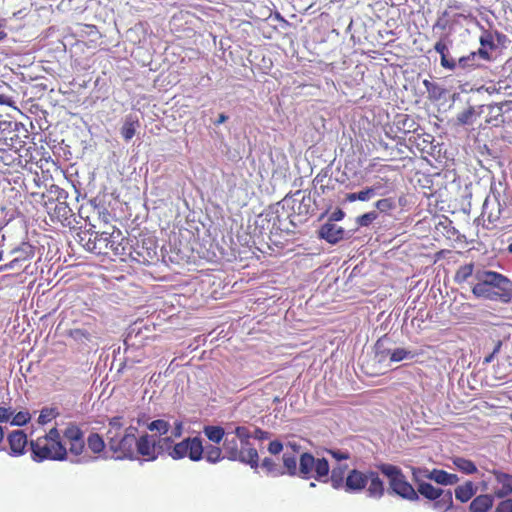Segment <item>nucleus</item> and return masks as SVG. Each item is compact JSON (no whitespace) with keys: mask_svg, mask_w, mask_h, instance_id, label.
I'll use <instances>...</instances> for the list:
<instances>
[{"mask_svg":"<svg viewBox=\"0 0 512 512\" xmlns=\"http://www.w3.org/2000/svg\"><path fill=\"white\" fill-rule=\"evenodd\" d=\"M70 336L76 341H84L89 339V333L84 329H73Z\"/></svg>","mask_w":512,"mask_h":512,"instance_id":"48","label":"nucleus"},{"mask_svg":"<svg viewBox=\"0 0 512 512\" xmlns=\"http://www.w3.org/2000/svg\"><path fill=\"white\" fill-rule=\"evenodd\" d=\"M480 44L482 47L489 48L490 50L495 48L493 36L487 31L480 36Z\"/></svg>","mask_w":512,"mask_h":512,"instance_id":"47","label":"nucleus"},{"mask_svg":"<svg viewBox=\"0 0 512 512\" xmlns=\"http://www.w3.org/2000/svg\"><path fill=\"white\" fill-rule=\"evenodd\" d=\"M481 477L483 478L482 481L480 482L481 490L482 491L489 490L490 486L492 487V481L489 479H485L484 474H482Z\"/></svg>","mask_w":512,"mask_h":512,"instance_id":"58","label":"nucleus"},{"mask_svg":"<svg viewBox=\"0 0 512 512\" xmlns=\"http://www.w3.org/2000/svg\"><path fill=\"white\" fill-rule=\"evenodd\" d=\"M85 440L74 441L66 445V461L69 460L73 464H86L96 459L88 455L85 451Z\"/></svg>","mask_w":512,"mask_h":512,"instance_id":"12","label":"nucleus"},{"mask_svg":"<svg viewBox=\"0 0 512 512\" xmlns=\"http://www.w3.org/2000/svg\"><path fill=\"white\" fill-rule=\"evenodd\" d=\"M282 459H283L282 469L285 471V474H288L290 476H297V472H298L297 463L299 462V460H297L296 455L291 454L288 451H285Z\"/></svg>","mask_w":512,"mask_h":512,"instance_id":"27","label":"nucleus"},{"mask_svg":"<svg viewBox=\"0 0 512 512\" xmlns=\"http://www.w3.org/2000/svg\"><path fill=\"white\" fill-rule=\"evenodd\" d=\"M147 429L152 434H157V438L169 437V431L171 429V423L165 419H157L151 421L147 425Z\"/></svg>","mask_w":512,"mask_h":512,"instance_id":"22","label":"nucleus"},{"mask_svg":"<svg viewBox=\"0 0 512 512\" xmlns=\"http://www.w3.org/2000/svg\"><path fill=\"white\" fill-rule=\"evenodd\" d=\"M501 346H502V341L498 340L495 345H494V348L492 350V354L495 356L496 354H498L500 352V349H501Z\"/></svg>","mask_w":512,"mask_h":512,"instance_id":"63","label":"nucleus"},{"mask_svg":"<svg viewBox=\"0 0 512 512\" xmlns=\"http://www.w3.org/2000/svg\"><path fill=\"white\" fill-rule=\"evenodd\" d=\"M494 502V496L491 494H482L475 497L470 503L471 512H487Z\"/></svg>","mask_w":512,"mask_h":512,"instance_id":"17","label":"nucleus"},{"mask_svg":"<svg viewBox=\"0 0 512 512\" xmlns=\"http://www.w3.org/2000/svg\"><path fill=\"white\" fill-rule=\"evenodd\" d=\"M205 436L213 443H220L226 436V431L220 426L207 425L203 429Z\"/></svg>","mask_w":512,"mask_h":512,"instance_id":"28","label":"nucleus"},{"mask_svg":"<svg viewBox=\"0 0 512 512\" xmlns=\"http://www.w3.org/2000/svg\"><path fill=\"white\" fill-rule=\"evenodd\" d=\"M270 435L271 434L269 432L264 431L260 428H255L253 431V438L261 440V441L269 439Z\"/></svg>","mask_w":512,"mask_h":512,"instance_id":"56","label":"nucleus"},{"mask_svg":"<svg viewBox=\"0 0 512 512\" xmlns=\"http://www.w3.org/2000/svg\"><path fill=\"white\" fill-rule=\"evenodd\" d=\"M286 447L290 448L294 455L300 453L301 450V446L296 442H288Z\"/></svg>","mask_w":512,"mask_h":512,"instance_id":"59","label":"nucleus"},{"mask_svg":"<svg viewBox=\"0 0 512 512\" xmlns=\"http://www.w3.org/2000/svg\"><path fill=\"white\" fill-rule=\"evenodd\" d=\"M477 490L478 487L468 480L455 488V498L461 503H466L477 493Z\"/></svg>","mask_w":512,"mask_h":512,"instance_id":"16","label":"nucleus"},{"mask_svg":"<svg viewBox=\"0 0 512 512\" xmlns=\"http://www.w3.org/2000/svg\"><path fill=\"white\" fill-rule=\"evenodd\" d=\"M369 188L373 190L374 196H385L393 190L392 183H390L389 179L384 178L375 181Z\"/></svg>","mask_w":512,"mask_h":512,"instance_id":"32","label":"nucleus"},{"mask_svg":"<svg viewBox=\"0 0 512 512\" xmlns=\"http://www.w3.org/2000/svg\"><path fill=\"white\" fill-rule=\"evenodd\" d=\"M11 254L15 255V259L21 264L31 260L34 257V247L28 243H22L19 247L13 249Z\"/></svg>","mask_w":512,"mask_h":512,"instance_id":"23","label":"nucleus"},{"mask_svg":"<svg viewBox=\"0 0 512 512\" xmlns=\"http://www.w3.org/2000/svg\"><path fill=\"white\" fill-rule=\"evenodd\" d=\"M359 201H369L374 196L373 190H371L369 187H366L365 189L358 192Z\"/></svg>","mask_w":512,"mask_h":512,"instance_id":"54","label":"nucleus"},{"mask_svg":"<svg viewBox=\"0 0 512 512\" xmlns=\"http://www.w3.org/2000/svg\"><path fill=\"white\" fill-rule=\"evenodd\" d=\"M184 430V423L181 420H175L173 424H171L170 435L169 437H173V441L182 436Z\"/></svg>","mask_w":512,"mask_h":512,"instance_id":"45","label":"nucleus"},{"mask_svg":"<svg viewBox=\"0 0 512 512\" xmlns=\"http://www.w3.org/2000/svg\"><path fill=\"white\" fill-rule=\"evenodd\" d=\"M61 438L64 439L63 443L65 445L74 443V441H82L85 440L84 438V432L81 430V428L74 424L69 423L66 428L63 431V434L61 435Z\"/></svg>","mask_w":512,"mask_h":512,"instance_id":"19","label":"nucleus"},{"mask_svg":"<svg viewBox=\"0 0 512 512\" xmlns=\"http://www.w3.org/2000/svg\"><path fill=\"white\" fill-rule=\"evenodd\" d=\"M10 86L6 83L0 84V105L13 106V99L7 95L6 91L10 90Z\"/></svg>","mask_w":512,"mask_h":512,"instance_id":"41","label":"nucleus"},{"mask_svg":"<svg viewBox=\"0 0 512 512\" xmlns=\"http://www.w3.org/2000/svg\"><path fill=\"white\" fill-rule=\"evenodd\" d=\"M239 440L233 435L231 431H227L223 441L224 457L230 461H239L249 465L252 469H257L259 466V455L256 449H249L246 452H240Z\"/></svg>","mask_w":512,"mask_h":512,"instance_id":"10","label":"nucleus"},{"mask_svg":"<svg viewBox=\"0 0 512 512\" xmlns=\"http://www.w3.org/2000/svg\"><path fill=\"white\" fill-rule=\"evenodd\" d=\"M138 429L135 426H128L124 428L122 433H106V440L108 448L115 454V460H136L137 453H135L136 436Z\"/></svg>","mask_w":512,"mask_h":512,"instance_id":"4","label":"nucleus"},{"mask_svg":"<svg viewBox=\"0 0 512 512\" xmlns=\"http://www.w3.org/2000/svg\"><path fill=\"white\" fill-rule=\"evenodd\" d=\"M381 359L385 357V355H390V361L391 362H400L405 359H412L414 357V353L410 350L404 349V348H397L390 352L387 351H381Z\"/></svg>","mask_w":512,"mask_h":512,"instance_id":"30","label":"nucleus"},{"mask_svg":"<svg viewBox=\"0 0 512 512\" xmlns=\"http://www.w3.org/2000/svg\"><path fill=\"white\" fill-rule=\"evenodd\" d=\"M508 215L506 202L501 200L500 191L495 184L491 185L490 193L487 195L482 207V219L487 229H494Z\"/></svg>","mask_w":512,"mask_h":512,"instance_id":"6","label":"nucleus"},{"mask_svg":"<svg viewBox=\"0 0 512 512\" xmlns=\"http://www.w3.org/2000/svg\"><path fill=\"white\" fill-rule=\"evenodd\" d=\"M7 441L10 448L9 454L11 456L18 457L25 454L26 447L28 445V439L23 430L12 431L8 435Z\"/></svg>","mask_w":512,"mask_h":512,"instance_id":"14","label":"nucleus"},{"mask_svg":"<svg viewBox=\"0 0 512 512\" xmlns=\"http://www.w3.org/2000/svg\"><path fill=\"white\" fill-rule=\"evenodd\" d=\"M228 116L224 113H221L218 118L213 122L214 125L218 126L220 124H223L224 122H226L228 120Z\"/></svg>","mask_w":512,"mask_h":512,"instance_id":"60","label":"nucleus"},{"mask_svg":"<svg viewBox=\"0 0 512 512\" xmlns=\"http://www.w3.org/2000/svg\"><path fill=\"white\" fill-rule=\"evenodd\" d=\"M327 453L337 461L347 460L350 458V453L346 450L328 449Z\"/></svg>","mask_w":512,"mask_h":512,"instance_id":"46","label":"nucleus"},{"mask_svg":"<svg viewBox=\"0 0 512 512\" xmlns=\"http://www.w3.org/2000/svg\"><path fill=\"white\" fill-rule=\"evenodd\" d=\"M440 64L443 68L447 70L455 71L458 66V60L456 61L453 57H450L448 51L447 54L441 57Z\"/></svg>","mask_w":512,"mask_h":512,"instance_id":"44","label":"nucleus"},{"mask_svg":"<svg viewBox=\"0 0 512 512\" xmlns=\"http://www.w3.org/2000/svg\"><path fill=\"white\" fill-rule=\"evenodd\" d=\"M15 410L11 407H0V422H7L14 415Z\"/></svg>","mask_w":512,"mask_h":512,"instance_id":"51","label":"nucleus"},{"mask_svg":"<svg viewBox=\"0 0 512 512\" xmlns=\"http://www.w3.org/2000/svg\"><path fill=\"white\" fill-rule=\"evenodd\" d=\"M204 445L199 437H187L180 442L173 441V437H168L166 454L173 460L189 458L193 462L203 459Z\"/></svg>","mask_w":512,"mask_h":512,"instance_id":"7","label":"nucleus"},{"mask_svg":"<svg viewBox=\"0 0 512 512\" xmlns=\"http://www.w3.org/2000/svg\"><path fill=\"white\" fill-rule=\"evenodd\" d=\"M31 420V414L28 411H19L18 413H14L13 418L11 420V425L14 426H24Z\"/></svg>","mask_w":512,"mask_h":512,"instance_id":"38","label":"nucleus"},{"mask_svg":"<svg viewBox=\"0 0 512 512\" xmlns=\"http://www.w3.org/2000/svg\"><path fill=\"white\" fill-rule=\"evenodd\" d=\"M454 467L465 475H472L478 472L476 464L470 459L461 456H454L451 458Z\"/></svg>","mask_w":512,"mask_h":512,"instance_id":"20","label":"nucleus"},{"mask_svg":"<svg viewBox=\"0 0 512 512\" xmlns=\"http://www.w3.org/2000/svg\"><path fill=\"white\" fill-rule=\"evenodd\" d=\"M432 480V470L426 467H412V480L416 486L425 483V480Z\"/></svg>","mask_w":512,"mask_h":512,"instance_id":"33","label":"nucleus"},{"mask_svg":"<svg viewBox=\"0 0 512 512\" xmlns=\"http://www.w3.org/2000/svg\"><path fill=\"white\" fill-rule=\"evenodd\" d=\"M222 451L223 449H221L220 447L209 444L207 446H204L203 458H205L206 461L211 464H216L225 458L222 455Z\"/></svg>","mask_w":512,"mask_h":512,"instance_id":"29","label":"nucleus"},{"mask_svg":"<svg viewBox=\"0 0 512 512\" xmlns=\"http://www.w3.org/2000/svg\"><path fill=\"white\" fill-rule=\"evenodd\" d=\"M472 293L477 298L507 303L512 296V281L495 271L476 269Z\"/></svg>","mask_w":512,"mask_h":512,"instance_id":"1","label":"nucleus"},{"mask_svg":"<svg viewBox=\"0 0 512 512\" xmlns=\"http://www.w3.org/2000/svg\"><path fill=\"white\" fill-rule=\"evenodd\" d=\"M88 449L94 454H100L104 451L106 443L98 433H91L85 440Z\"/></svg>","mask_w":512,"mask_h":512,"instance_id":"26","label":"nucleus"},{"mask_svg":"<svg viewBox=\"0 0 512 512\" xmlns=\"http://www.w3.org/2000/svg\"><path fill=\"white\" fill-rule=\"evenodd\" d=\"M475 271L476 270H474L473 264L463 265L457 270L456 275H455V281L457 283H463V282H467L468 279L471 277L474 279Z\"/></svg>","mask_w":512,"mask_h":512,"instance_id":"36","label":"nucleus"},{"mask_svg":"<svg viewBox=\"0 0 512 512\" xmlns=\"http://www.w3.org/2000/svg\"><path fill=\"white\" fill-rule=\"evenodd\" d=\"M358 192H354V193H348L346 195V201L348 202H354V201H357L359 200V197H358Z\"/></svg>","mask_w":512,"mask_h":512,"instance_id":"61","label":"nucleus"},{"mask_svg":"<svg viewBox=\"0 0 512 512\" xmlns=\"http://www.w3.org/2000/svg\"><path fill=\"white\" fill-rule=\"evenodd\" d=\"M347 469V465H339L332 469L330 482L334 489L344 488L345 485V471Z\"/></svg>","mask_w":512,"mask_h":512,"instance_id":"24","label":"nucleus"},{"mask_svg":"<svg viewBox=\"0 0 512 512\" xmlns=\"http://www.w3.org/2000/svg\"><path fill=\"white\" fill-rule=\"evenodd\" d=\"M434 50L440 54V56L442 57L443 55L447 54L448 52V46L447 44L445 43V41L443 39H440L439 41H437L434 45Z\"/></svg>","mask_w":512,"mask_h":512,"instance_id":"53","label":"nucleus"},{"mask_svg":"<svg viewBox=\"0 0 512 512\" xmlns=\"http://www.w3.org/2000/svg\"><path fill=\"white\" fill-rule=\"evenodd\" d=\"M472 53H475L476 59L480 62L491 60V56L489 54L488 48L481 46V48H479L477 51H473Z\"/></svg>","mask_w":512,"mask_h":512,"instance_id":"49","label":"nucleus"},{"mask_svg":"<svg viewBox=\"0 0 512 512\" xmlns=\"http://www.w3.org/2000/svg\"><path fill=\"white\" fill-rule=\"evenodd\" d=\"M20 266L21 264L18 262V260L13 258L9 263L0 266V273L7 270L18 269Z\"/></svg>","mask_w":512,"mask_h":512,"instance_id":"55","label":"nucleus"},{"mask_svg":"<svg viewBox=\"0 0 512 512\" xmlns=\"http://www.w3.org/2000/svg\"><path fill=\"white\" fill-rule=\"evenodd\" d=\"M375 207L379 212L386 213L395 208V202L392 198H383L375 203Z\"/></svg>","mask_w":512,"mask_h":512,"instance_id":"39","label":"nucleus"},{"mask_svg":"<svg viewBox=\"0 0 512 512\" xmlns=\"http://www.w3.org/2000/svg\"><path fill=\"white\" fill-rule=\"evenodd\" d=\"M377 467L379 471L387 477L389 487L394 494L409 501L419 500L416 489L406 480V477L398 466L382 463Z\"/></svg>","mask_w":512,"mask_h":512,"instance_id":"5","label":"nucleus"},{"mask_svg":"<svg viewBox=\"0 0 512 512\" xmlns=\"http://www.w3.org/2000/svg\"><path fill=\"white\" fill-rule=\"evenodd\" d=\"M231 432L239 440L240 444H245L246 440L253 438V432L246 426H235Z\"/></svg>","mask_w":512,"mask_h":512,"instance_id":"37","label":"nucleus"},{"mask_svg":"<svg viewBox=\"0 0 512 512\" xmlns=\"http://www.w3.org/2000/svg\"><path fill=\"white\" fill-rule=\"evenodd\" d=\"M329 463L325 458H315L312 454H300L297 476L303 479L314 477L318 481H328Z\"/></svg>","mask_w":512,"mask_h":512,"instance_id":"9","label":"nucleus"},{"mask_svg":"<svg viewBox=\"0 0 512 512\" xmlns=\"http://www.w3.org/2000/svg\"><path fill=\"white\" fill-rule=\"evenodd\" d=\"M139 127L140 123L136 114L126 115L120 131L125 141L131 140Z\"/></svg>","mask_w":512,"mask_h":512,"instance_id":"15","label":"nucleus"},{"mask_svg":"<svg viewBox=\"0 0 512 512\" xmlns=\"http://www.w3.org/2000/svg\"><path fill=\"white\" fill-rule=\"evenodd\" d=\"M481 65V62L476 59L475 53L470 52L468 55L462 56L458 59L457 68L464 71H469L478 68Z\"/></svg>","mask_w":512,"mask_h":512,"instance_id":"31","label":"nucleus"},{"mask_svg":"<svg viewBox=\"0 0 512 512\" xmlns=\"http://www.w3.org/2000/svg\"><path fill=\"white\" fill-rule=\"evenodd\" d=\"M475 111L472 106H470L468 109L460 112L457 115V121L461 125H467L471 123L472 117L474 115Z\"/></svg>","mask_w":512,"mask_h":512,"instance_id":"42","label":"nucleus"},{"mask_svg":"<svg viewBox=\"0 0 512 512\" xmlns=\"http://www.w3.org/2000/svg\"><path fill=\"white\" fill-rule=\"evenodd\" d=\"M344 216L345 213L341 209H336L331 213L328 222L334 223L335 221H340L344 218Z\"/></svg>","mask_w":512,"mask_h":512,"instance_id":"57","label":"nucleus"},{"mask_svg":"<svg viewBox=\"0 0 512 512\" xmlns=\"http://www.w3.org/2000/svg\"><path fill=\"white\" fill-rule=\"evenodd\" d=\"M249 449H254L253 447L250 446V440H246L245 444H240V452H246Z\"/></svg>","mask_w":512,"mask_h":512,"instance_id":"62","label":"nucleus"},{"mask_svg":"<svg viewBox=\"0 0 512 512\" xmlns=\"http://www.w3.org/2000/svg\"><path fill=\"white\" fill-rule=\"evenodd\" d=\"M481 468L493 475L492 491L494 497L503 499L512 494L511 474L496 469L491 470L486 466H481Z\"/></svg>","mask_w":512,"mask_h":512,"instance_id":"11","label":"nucleus"},{"mask_svg":"<svg viewBox=\"0 0 512 512\" xmlns=\"http://www.w3.org/2000/svg\"><path fill=\"white\" fill-rule=\"evenodd\" d=\"M441 488H436L432 484L425 482L420 483L417 486V493L418 495H422L423 497L427 498L428 500H436L441 494H442Z\"/></svg>","mask_w":512,"mask_h":512,"instance_id":"25","label":"nucleus"},{"mask_svg":"<svg viewBox=\"0 0 512 512\" xmlns=\"http://www.w3.org/2000/svg\"><path fill=\"white\" fill-rule=\"evenodd\" d=\"M365 489L367 496L370 498L378 500L384 496V482L380 478L379 473L371 469L366 471L352 469L348 471L344 490L347 493H359Z\"/></svg>","mask_w":512,"mask_h":512,"instance_id":"3","label":"nucleus"},{"mask_svg":"<svg viewBox=\"0 0 512 512\" xmlns=\"http://www.w3.org/2000/svg\"><path fill=\"white\" fill-rule=\"evenodd\" d=\"M494 512H512V499L501 501Z\"/></svg>","mask_w":512,"mask_h":512,"instance_id":"52","label":"nucleus"},{"mask_svg":"<svg viewBox=\"0 0 512 512\" xmlns=\"http://www.w3.org/2000/svg\"><path fill=\"white\" fill-rule=\"evenodd\" d=\"M261 466L262 468L266 469L269 475L273 477H278L285 474V471L282 469V467L269 457L263 459Z\"/></svg>","mask_w":512,"mask_h":512,"instance_id":"35","label":"nucleus"},{"mask_svg":"<svg viewBox=\"0 0 512 512\" xmlns=\"http://www.w3.org/2000/svg\"><path fill=\"white\" fill-rule=\"evenodd\" d=\"M59 414L60 413L56 407H43L40 411L37 422L40 425H46L53 419L57 418Z\"/></svg>","mask_w":512,"mask_h":512,"instance_id":"34","label":"nucleus"},{"mask_svg":"<svg viewBox=\"0 0 512 512\" xmlns=\"http://www.w3.org/2000/svg\"><path fill=\"white\" fill-rule=\"evenodd\" d=\"M378 217V213L376 211L367 212L359 217H357L356 222L361 227L369 226L374 220Z\"/></svg>","mask_w":512,"mask_h":512,"instance_id":"40","label":"nucleus"},{"mask_svg":"<svg viewBox=\"0 0 512 512\" xmlns=\"http://www.w3.org/2000/svg\"><path fill=\"white\" fill-rule=\"evenodd\" d=\"M282 450L283 444L278 440L271 441L268 445V451L272 455H278L282 452Z\"/></svg>","mask_w":512,"mask_h":512,"instance_id":"50","label":"nucleus"},{"mask_svg":"<svg viewBox=\"0 0 512 512\" xmlns=\"http://www.w3.org/2000/svg\"><path fill=\"white\" fill-rule=\"evenodd\" d=\"M124 430L123 424L121 422V417H113L109 420L108 430L106 433H122Z\"/></svg>","mask_w":512,"mask_h":512,"instance_id":"43","label":"nucleus"},{"mask_svg":"<svg viewBox=\"0 0 512 512\" xmlns=\"http://www.w3.org/2000/svg\"><path fill=\"white\" fill-rule=\"evenodd\" d=\"M29 445L31 458L35 462L66 461V445L56 427L51 428L45 435L31 440Z\"/></svg>","mask_w":512,"mask_h":512,"instance_id":"2","label":"nucleus"},{"mask_svg":"<svg viewBox=\"0 0 512 512\" xmlns=\"http://www.w3.org/2000/svg\"><path fill=\"white\" fill-rule=\"evenodd\" d=\"M432 508L438 512H446L453 507V497L450 490H442V494L433 500Z\"/></svg>","mask_w":512,"mask_h":512,"instance_id":"21","label":"nucleus"},{"mask_svg":"<svg viewBox=\"0 0 512 512\" xmlns=\"http://www.w3.org/2000/svg\"><path fill=\"white\" fill-rule=\"evenodd\" d=\"M349 233L350 232L345 231L341 226L332 222H326L319 230L320 238L330 244H336L340 240L350 237Z\"/></svg>","mask_w":512,"mask_h":512,"instance_id":"13","label":"nucleus"},{"mask_svg":"<svg viewBox=\"0 0 512 512\" xmlns=\"http://www.w3.org/2000/svg\"><path fill=\"white\" fill-rule=\"evenodd\" d=\"M459 477L457 474L448 473L445 470L441 469H432V480L439 485L448 486L454 485L459 482Z\"/></svg>","mask_w":512,"mask_h":512,"instance_id":"18","label":"nucleus"},{"mask_svg":"<svg viewBox=\"0 0 512 512\" xmlns=\"http://www.w3.org/2000/svg\"><path fill=\"white\" fill-rule=\"evenodd\" d=\"M168 437L157 438V434L147 432L136 436L135 453L137 458L142 456L146 461H155L160 455H165Z\"/></svg>","mask_w":512,"mask_h":512,"instance_id":"8","label":"nucleus"},{"mask_svg":"<svg viewBox=\"0 0 512 512\" xmlns=\"http://www.w3.org/2000/svg\"><path fill=\"white\" fill-rule=\"evenodd\" d=\"M7 37V33L4 30L3 24L0 22V42H2Z\"/></svg>","mask_w":512,"mask_h":512,"instance_id":"64","label":"nucleus"}]
</instances>
